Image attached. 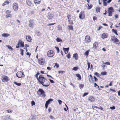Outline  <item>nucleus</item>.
<instances>
[{
    "label": "nucleus",
    "instance_id": "nucleus-1",
    "mask_svg": "<svg viewBox=\"0 0 120 120\" xmlns=\"http://www.w3.org/2000/svg\"><path fill=\"white\" fill-rule=\"evenodd\" d=\"M38 82L45 87H48L50 85L49 81L46 79L42 75H40L38 79Z\"/></svg>",
    "mask_w": 120,
    "mask_h": 120
},
{
    "label": "nucleus",
    "instance_id": "nucleus-2",
    "mask_svg": "<svg viewBox=\"0 0 120 120\" xmlns=\"http://www.w3.org/2000/svg\"><path fill=\"white\" fill-rule=\"evenodd\" d=\"M37 93L39 95H41L43 97H45L46 96L45 91L41 89H39L37 91Z\"/></svg>",
    "mask_w": 120,
    "mask_h": 120
},
{
    "label": "nucleus",
    "instance_id": "nucleus-3",
    "mask_svg": "<svg viewBox=\"0 0 120 120\" xmlns=\"http://www.w3.org/2000/svg\"><path fill=\"white\" fill-rule=\"evenodd\" d=\"M16 76L18 78L23 77L25 76V75L21 71H18L16 73Z\"/></svg>",
    "mask_w": 120,
    "mask_h": 120
},
{
    "label": "nucleus",
    "instance_id": "nucleus-4",
    "mask_svg": "<svg viewBox=\"0 0 120 120\" xmlns=\"http://www.w3.org/2000/svg\"><path fill=\"white\" fill-rule=\"evenodd\" d=\"M1 79L2 81L4 82H7L10 80L9 78L5 75H3Z\"/></svg>",
    "mask_w": 120,
    "mask_h": 120
},
{
    "label": "nucleus",
    "instance_id": "nucleus-5",
    "mask_svg": "<svg viewBox=\"0 0 120 120\" xmlns=\"http://www.w3.org/2000/svg\"><path fill=\"white\" fill-rule=\"evenodd\" d=\"M108 16H111L112 15V12L114 11V9L112 7H111L108 8Z\"/></svg>",
    "mask_w": 120,
    "mask_h": 120
},
{
    "label": "nucleus",
    "instance_id": "nucleus-6",
    "mask_svg": "<svg viewBox=\"0 0 120 120\" xmlns=\"http://www.w3.org/2000/svg\"><path fill=\"white\" fill-rule=\"evenodd\" d=\"M54 54V52L53 51L50 50L48 52L47 55L49 57H51L53 56Z\"/></svg>",
    "mask_w": 120,
    "mask_h": 120
},
{
    "label": "nucleus",
    "instance_id": "nucleus-7",
    "mask_svg": "<svg viewBox=\"0 0 120 120\" xmlns=\"http://www.w3.org/2000/svg\"><path fill=\"white\" fill-rule=\"evenodd\" d=\"M85 17L84 12V11H81L79 14V17L80 19H83Z\"/></svg>",
    "mask_w": 120,
    "mask_h": 120
},
{
    "label": "nucleus",
    "instance_id": "nucleus-8",
    "mask_svg": "<svg viewBox=\"0 0 120 120\" xmlns=\"http://www.w3.org/2000/svg\"><path fill=\"white\" fill-rule=\"evenodd\" d=\"M111 39L112 41H114L115 42H118L119 41V40L115 36H112L111 37Z\"/></svg>",
    "mask_w": 120,
    "mask_h": 120
},
{
    "label": "nucleus",
    "instance_id": "nucleus-9",
    "mask_svg": "<svg viewBox=\"0 0 120 120\" xmlns=\"http://www.w3.org/2000/svg\"><path fill=\"white\" fill-rule=\"evenodd\" d=\"M13 7L14 11H17L18 10V4L16 3H14L13 5Z\"/></svg>",
    "mask_w": 120,
    "mask_h": 120
},
{
    "label": "nucleus",
    "instance_id": "nucleus-10",
    "mask_svg": "<svg viewBox=\"0 0 120 120\" xmlns=\"http://www.w3.org/2000/svg\"><path fill=\"white\" fill-rule=\"evenodd\" d=\"M86 42H90V37L89 36L86 35L85 40Z\"/></svg>",
    "mask_w": 120,
    "mask_h": 120
},
{
    "label": "nucleus",
    "instance_id": "nucleus-11",
    "mask_svg": "<svg viewBox=\"0 0 120 120\" xmlns=\"http://www.w3.org/2000/svg\"><path fill=\"white\" fill-rule=\"evenodd\" d=\"M10 116H9L6 115L5 116H3L1 117V118L5 120H9L10 118Z\"/></svg>",
    "mask_w": 120,
    "mask_h": 120
},
{
    "label": "nucleus",
    "instance_id": "nucleus-12",
    "mask_svg": "<svg viewBox=\"0 0 120 120\" xmlns=\"http://www.w3.org/2000/svg\"><path fill=\"white\" fill-rule=\"evenodd\" d=\"M34 21L31 19H30L29 21L30 23L29 24V26L31 28H33L34 27L33 23Z\"/></svg>",
    "mask_w": 120,
    "mask_h": 120
},
{
    "label": "nucleus",
    "instance_id": "nucleus-13",
    "mask_svg": "<svg viewBox=\"0 0 120 120\" xmlns=\"http://www.w3.org/2000/svg\"><path fill=\"white\" fill-rule=\"evenodd\" d=\"M88 100L91 102H93L95 100V99L92 96H90L89 97Z\"/></svg>",
    "mask_w": 120,
    "mask_h": 120
},
{
    "label": "nucleus",
    "instance_id": "nucleus-14",
    "mask_svg": "<svg viewBox=\"0 0 120 120\" xmlns=\"http://www.w3.org/2000/svg\"><path fill=\"white\" fill-rule=\"evenodd\" d=\"M54 15L52 13H49L48 16V18L49 20L53 18Z\"/></svg>",
    "mask_w": 120,
    "mask_h": 120
},
{
    "label": "nucleus",
    "instance_id": "nucleus-15",
    "mask_svg": "<svg viewBox=\"0 0 120 120\" xmlns=\"http://www.w3.org/2000/svg\"><path fill=\"white\" fill-rule=\"evenodd\" d=\"M63 49L65 53L67 54L68 53V52L69 51V47L67 48H63Z\"/></svg>",
    "mask_w": 120,
    "mask_h": 120
},
{
    "label": "nucleus",
    "instance_id": "nucleus-16",
    "mask_svg": "<svg viewBox=\"0 0 120 120\" xmlns=\"http://www.w3.org/2000/svg\"><path fill=\"white\" fill-rule=\"evenodd\" d=\"M26 38L27 41L28 42H30L32 40L30 36L29 35H27L26 36Z\"/></svg>",
    "mask_w": 120,
    "mask_h": 120
},
{
    "label": "nucleus",
    "instance_id": "nucleus-17",
    "mask_svg": "<svg viewBox=\"0 0 120 120\" xmlns=\"http://www.w3.org/2000/svg\"><path fill=\"white\" fill-rule=\"evenodd\" d=\"M73 57L75 58L76 60H77L78 58V54L77 53L74 54L73 55Z\"/></svg>",
    "mask_w": 120,
    "mask_h": 120
},
{
    "label": "nucleus",
    "instance_id": "nucleus-18",
    "mask_svg": "<svg viewBox=\"0 0 120 120\" xmlns=\"http://www.w3.org/2000/svg\"><path fill=\"white\" fill-rule=\"evenodd\" d=\"M108 36L107 33H104L102 34L101 37L102 39H104L105 38H107Z\"/></svg>",
    "mask_w": 120,
    "mask_h": 120
},
{
    "label": "nucleus",
    "instance_id": "nucleus-19",
    "mask_svg": "<svg viewBox=\"0 0 120 120\" xmlns=\"http://www.w3.org/2000/svg\"><path fill=\"white\" fill-rule=\"evenodd\" d=\"M10 36V34L8 33H3L2 34V36L6 38Z\"/></svg>",
    "mask_w": 120,
    "mask_h": 120
},
{
    "label": "nucleus",
    "instance_id": "nucleus-20",
    "mask_svg": "<svg viewBox=\"0 0 120 120\" xmlns=\"http://www.w3.org/2000/svg\"><path fill=\"white\" fill-rule=\"evenodd\" d=\"M34 3L36 4H39L41 2V0H34Z\"/></svg>",
    "mask_w": 120,
    "mask_h": 120
},
{
    "label": "nucleus",
    "instance_id": "nucleus-21",
    "mask_svg": "<svg viewBox=\"0 0 120 120\" xmlns=\"http://www.w3.org/2000/svg\"><path fill=\"white\" fill-rule=\"evenodd\" d=\"M53 100V99H52L51 98L49 99L46 101L45 103L49 105L51 101H52Z\"/></svg>",
    "mask_w": 120,
    "mask_h": 120
},
{
    "label": "nucleus",
    "instance_id": "nucleus-22",
    "mask_svg": "<svg viewBox=\"0 0 120 120\" xmlns=\"http://www.w3.org/2000/svg\"><path fill=\"white\" fill-rule=\"evenodd\" d=\"M98 43L97 42H95L93 44V48L95 49L98 46Z\"/></svg>",
    "mask_w": 120,
    "mask_h": 120
},
{
    "label": "nucleus",
    "instance_id": "nucleus-23",
    "mask_svg": "<svg viewBox=\"0 0 120 120\" xmlns=\"http://www.w3.org/2000/svg\"><path fill=\"white\" fill-rule=\"evenodd\" d=\"M76 76L78 78V80H80L81 79V77L80 75L79 74H76Z\"/></svg>",
    "mask_w": 120,
    "mask_h": 120
},
{
    "label": "nucleus",
    "instance_id": "nucleus-24",
    "mask_svg": "<svg viewBox=\"0 0 120 120\" xmlns=\"http://www.w3.org/2000/svg\"><path fill=\"white\" fill-rule=\"evenodd\" d=\"M56 41L57 42H62L63 41L60 38L57 37L56 39Z\"/></svg>",
    "mask_w": 120,
    "mask_h": 120
},
{
    "label": "nucleus",
    "instance_id": "nucleus-25",
    "mask_svg": "<svg viewBox=\"0 0 120 120\" xmlns=\"http://www.w3.org/2000/svg\"><path fill=\"white\" fill-rule=\"evenodd\" d=\"M38 62L41 65H43L44 63L45 60H42L38 61Z\"/></svg>",
    "mask_w": 120,
    "mask_h": 120
},
{
    "label": "nucleus",
    "instance_id": "nucleus-26",
    "mask_svg": "<svg viewBox=\"0 0 120 120\" xmlns=\"http://www.w3.org/2000/svg\"><path fill=\"white\" fill-rule=\"evenodd\" d=\"M112 30V32L114 33L116 35H118V34L117 32V30H116L114 29H113Z\"/></svg>",
    "mask_w": 120,
    "mask_h": 120
},
{
    "label": "nucleus",
    "instance_id": "nucleus-27",
    "mask_svg": "<svg viewBox=\"0 0 120 120\" xmlns=\"http://www.w3.org/2000/svg\"><path fill=\"white\" fill-rule=\"evenodd\" d=\"M26 3L28 6H31L32 5V3L30 1H27L26 2Z\"/></svg>",
    "mask_w": 120,
    "mask_h": 120
},
{
    "label": "nucleus",
    "instance_id": "nucleus-28",
    "mask_svg": "<svg viewBox=\"0 0 120 120\" xmlns=\"http://www.w3.org/2000/svg\"><path fill=\"white\" fill-rule=\"evenodd\" d=\"M15 84L18 86H20L21 85V84L20 83H18L16 82H14Z\"/></svg>",
    "mask_w": 120,
    "mask_h": 120
},
{
    "label": "nucleus",
    "instance_id": "nucleus-29",
    "mask_svg": "<svg viewBox=\"0 0 120 120\" xmlns=\"http://www.w3.org/2000/svg\"><path fill=\"white\" fill-rule=\"evenodd\" d=\"M89 50H88L86 51L84 53V55L86 56H88L89 54Z\"/></svg>",
    "mask_w": 120,
    "mask_h": 120
},
{
    "label": "nucleus",
    "instance_id": "nucleus-30",
    "mask_svg": "<svg viewBox=\"0 0 120 120\" xmlns=\"http://www.w3.org/2000/svg\"><path fill=\"white\" fill-rule=\"evenodd\" d=\"M7 46L8 47L9 49H10L12 51L13 50V49L12 48L11 46L9 45H7Z\"/></svg>",
    "mask_w": 120,
    "mask_h": 120
},
{
    "label": "nucleus",
    "instance_id": "nucleus-31",
    "mask_svg": "<svg viewBox=\"0 0 120 120\" xmlns=\"http://www.w3.org/2000/svg\"><path fill=\"white\" fill-rule=\"evenodd\" d=\"M20 51L21 52L20 54L22 56H23V50L21 49H20Z\"/></svg>",
    "mask_w": 120,
    "mask_h": 120
},
{
    "label": "nucleus",
    "instance_id": "nucleus-32",
    "mask_svg": "<svg viewBox=\"0 0 120 120\" xmlns=\"http://www.w3.org/2000/svg\"><path fill=\"white\" fill-rule=\"evenodd\" d=\"M78 69L79 67H75L73 68L72 70L75 71H76Z\"/></svg>",
    "mask_w": 120,
    "mask_h": 120
},
{
    "label": "nucleus",
    "instance_id": "nucleus-33",
    "mask_svg": "<svg viewBox=\"0 0 120 120\" xmlns=\"http://www.w3.org/2000/svg\"><path fill=\"white\" fill-rule=\"evenodd\" d=\"M87 5L88 6V9H91L93 6L92 4H90V5L88 4H87Z\"/></svg>",
    "mask_w": 120,
    "mask_h": 120
},
{
    "label": "nucleus",
    "instance_id": "nucleus-34",
    "mask_svg": "<svg viewBox=\"0 0 120 120\" xmlns=\"http://www.w3.org/2000/svg\"><path fill=\"white\" fill-rule=\"evenodd\" d=\"M101 74L102 75H105L107 74L106 71L102 72L101 73Z\"/></svg>",
    "mask_w": 120,
    "mask_h": 120
},
{
    "label": "nucleus",
    "instance_id": "nucleus-35",
    "mask_svg": "<svg viewBox=\"0 0 120 120\" xmlns=\"http://www.w3.org/2000/svg\"><path fill=\"white\" fill-rule=\"evenodd\" d=\"M36 34L38 36H40L41 34V33L39 31H36Z\"/></svg>",
    "mask_w": 120,
    "mask_h": 120
},
{
    "label": "nucleus",
    "instance_id": "nucleus-36",
    "mask_svg": "<svg viewBox=\"0 0 120 120\" xmlns=\"http://www.w3.org/2000/svg\"><path fill=\"white\" fill-rule=\"evenodd\" d=\"M100 9L99 8L97 7L96 8V11L97 12H100Z\"/></svg>",
    "mask_w": 120,
    "mask_h": 120
},
{
    "label": "nucleus",
    "instance_id": "nucleus-37",
    "mask_svg": "<svg viewBox=\"0 0 120 120\" xmlns=\"http://www.w3.org/2000/svg\"><path fill=\"white\" fill-rule=\"evenodd\" d=\"M68 21L69 24H73V21L72 20H70V19H68Z\"/></svg>",
    "mask_w": 120,
    "mask_h": 120
},
{
    "label": "nucleus",
    "instance_id": "nucleus-38",
    "mask_svg": "<svg viewBox=\"0 0 120 120\" xmlns=\"http://www.w3.org/2000/svg\"><path fill=\"white\" fill-rule=\"evenodd\" d=\"M84 85L83 84H80L79 85V87L80 89H82L83 88Z\"/></svg>",
    "mask_w": 120,
    "mask_h": 120
},
{
    "label": "nucleus",
    "instance_id": "nucleus-39",
    "mask_svg": "<svg viewBox=\"0 0 120 120\" xmlns=\"http://www.w3.org/2000/svg\"><path fill=\"white\" fill-rule=\"evenodd\" d=\"M55 48L56 49L57 51V53H59L60 52V49L58 47L55 46Z\"/></svg>",
    "mask_w": 120,
    "mask_h": 120
},
{
    "label": "nucleus",
    "instance_id": "nucleus-40",
    "mask_svg": "<svg viewBox=\"0 0 120 120\" xmlns=\"http://www.w3.org/2000/svg\"><path fill=\"white\" fill-rule=\"evenodd\" d=\"M94 74L96 76L98 77H100L99 74L97 72H96L94 73Z\"/></svg>",
    "mask_w": 120,
    "mask_h": 120
},
{
    "label": "nucleus",
    "instance_id": "nucleus-41",
    "mask_svg": "<svg viewBox=\"0 0 120 120\" xmlns=\"http://www.w3.org/2000/svg\"><path fill=\"white\" fill-rule=\"evenodd\" d=\"M102 62L103 63V64H107V65H110V63L109 62H106L105 63L103 61H102Z\"/></svg>",
    "mask_w": 120,
    "mask_h": 120
},
{
    "label": "nucleus",
    "instance_id": "nucleus-42",
    "mask_svg": "<svg viewBox=\"0 0 120 120\" xmlns=\"http://www.w3.org/2000/svg\"><path fill=\"white\" fill-rule=\"evenodd\" d=\"M40 74V73L38 72L36 74L35 76L37 78V79L38 80V75Z\"/></svg>",
    "mask_w": 120,
    "mask_h": 120
},
{
    "label": "nucleus",
    "instance_id": "nucleus-43",
    "mask_svg": "<svg viewBox=\"0 0 120 120\" xmlns=\"http://www.w3.org/2000/svg\"><path fill=\"white\" fill-rule=\"evenodd\" d=\"M32 106L35 105V102L33 101H32L31 102Z\"/></svg>",
    "mask_w": 120,
    "mask_h": 120
},
{
    "label": "nucleus",
    "instance_id": "nucleus-44",
    "mask_svg": "<svg viewBox=\"0 0 120 120\" xmlns=\"http://www.w3.org/2000/svg\"><path fill=\"white\" fill-rule=\"evenodd\" d=\"M24 42H23L21 44L20 47H23L25 46Z\"/></svg>",
    "mask_w": 120,
    "mask_h": 120
},
{
    "label": "nucleus",
    "instance_id": "nucleus-45",
    "mask_svg": "<svg viewBox=\"0 0 120 120\" xmlns=\"http://www.w3.org/2000/svg\"><path fill=\"white\" fill-rule=\"evenodd\" d=\"M58 101L59 103V105H60L62 103V101L60 100L59 99L58 100Z\"/></svg>",
    "mask_w": 120,
    "mask_h": 120
},
{
    "label": "nucleus",
    "instance_id": "nucleus-46",
    "mask_svg": "<svg viewBox=\"0 0 120 120\" xmlns=\"http://www.w3.org/2000/svg\"><path fill=\"white\" fill-rule=\"evenodd\" d=\"M88 94V92H85L82 95L83 97H84L85 96L87 95Z\"/></svg>",
    "mask_w": 120,
    "mask_h": 120
},
{
    "label": "nucleus",
    "instance_id": "nucleus-47",
    "mask_svg": "<svg viewBox=\"0 0 120 120\" xmlns=\"http://www.w3.org/2000/svg\"><path fill=\"white\" fill-rule=\"evenodd\" d=\"M87 66L88 67V70H89L90 68V63L88 62L87 63Z\"/></svg>",
    "mask_w": 120,
    "mask_h": 120
},
{
    "label": "nucleus",
    "instance_id": "nucleus-48",
    "mask_svg": "<svg viewBox=\"0 0 120 120\" xmlns=\"http://www.w3.org/2000/svg\"><path fill=\"white\" fill-rule=\"evenodd\" d=\"M68 27L69 28V29L70 30H73V26L71 25H70L68 26Z\"/></svg>",
    "mask_w": 120,
    "mask_h": 120
},
{
    "label": "nucleus",
    "instance_id": "nucleus-49",
    "mask_svg": "<svg viewBox=\"0 0 120 120\" xmlns=\"http://www.w3.org/2000/svg\"><path fill=\"white\" fill-rule=\"evenodd\" d=\"M103 5L104 6H107V2H103Z\"/></svg>",
    "mask_w": 120,
    "mask_h": 120
},
{
    "label": "nucleus",
    "instance_id": "nucleus-50",
    "mask_svg": "<svg viewBox=\"0 0 120 120\" xmlns=\"http://www.w3.org/2000/svg\"><path fill=\"white\" fill-rule=\"evenodd\" d=\"M22 42V41L21 40H20L19 41L18 44L19 45H20Z\"/></svg>",
    "mask_w": 120,
    "mask_h": 120
},
{
    "label": "nucleus",
    "instance_id": "nucleus-51",
    "mask_svg": "<svg viewBox=\"0 0 120 120\" xmlns=\"http://www.w3.org/2000/svg\"><path fill=\"white\" fill-rule=\"evenodd\" d=\"M58 72L59 73H61V74H62L64 73L65 71H59Z\"/></svg>",
    "mask_w": 120,
    "mask_h": 120
},
{
    "label": "nucleus",
    "instance_id": "nucleus-52",
    "mask_svg": "<svg viewBox=\"0 0 120 120\" xmlns=\"http://www.w3.org/2000/svg\"><path fill=\"white\" fill-rule=\"evenodd\" d=\"M110 108L112 110H114L115 109V106H113L112 107H111Z\"/></svg>",
    "mask_w": 120,
    "mask_h": 120
},
{
    "label": "nucleus",
    "instance_id": "nucleus-53",
    "mask_svg": "<svg viewBox=\"0 0 120 120\" xmlns=\"http://www.w3.org/2000/svg\"><path fill=\"white\" fill-rule=\"evenodd\" d=\"M49 80L50 81V82L52 83H54L55 82H54L52 80L49 79Z\"/></svg>",
    "mask_w": 120,
    "mask_h": 120
},
{
    "label": "nucleus",
    "instance_id": "nucleus-54",
    "mask_svg": "<svg viewBox=\"0 0 120 120\" xmlns=\"http://www.w3.org/2000/svg\"><path fill=\"white\" fill-rule=\"evenodd\" d=\"M71 15L70 14H69L67 16V17L68 19H68H71V18H70L69 17Z\"/></svg>",
    "mask_w": 120,
    "mask_h": 120
},
{
    "label": "nucleus",
    "instance_id": "nucleus-55",
    "mask_svg": "<svg viewBox=\"0 0 120 120\" xmlns=\"http://www.w3.org/2000/svg\"><path fill=\"white\" fill-rule=\"evenodd\" d=\"M55 66H56L57 68H58L59 67V65L57 63H56L55 64L54 67H55Z\"/></svg>",
    "mask_w": 120,
    "mask_h": 120
},
{
    "label": "nucleus",
    "instance_id": "nucleus-56",
    "mask_svg": "<svg viewBox=\"0 0 120 120\" xmlns=\"http://www.w3.org/2000/svg\"><path fill=\"white\" fill-rule=\"evenodd\" d=\"M67 57L68 59H69L70 58L71 55L69 53H68L67 56Z\"/></svg>",
    "mask_w": 120,
    "mask_h": 120
},
{
    "label": "nucleus",
    "instance_id": "nucleus-57",
    "mask_svg": "<svg viewBox=\"0 0 120 120\" xmlns=\"http://www.w3.org/2000/svg\"><path fill=\"white\" fill-rule=\"evenodd\" d=\"M91 80H92V81H90V80L89 79V81L90 82H94V79H93V77L90 78Z\"/></svg>",
    "mask_w": 120,
    "mask_h": 120
},
{
    "label": "nucleus",
    "instance_id": "nucleus-58",
    "mask_svg": "<svg viewBox=\"0 0 120 120\" xmlns=\"http://www.w3.org/2000/svg\"><path fill=\"white\" fill-rule=\"evenodd\" d=\"M97 108H98V109H101V110H103V108L101 107L100 106L99 107H97Z\"/></svg>",
    "mask_w": 120,
    "mask_h": 120
},
{
    "label": "nucleus",
    "instance_id": "nucleus-59",
    "mask_svg": "<svg viewBox=\"0 0 120 120\" xmlns=\"http://www.w3.org/2000/svg\"><path fill=\"white\" fill-rule=\"evenodd\" d=\"M58 26L59 27H58V30H61L62 28L61 27H60V26Z\"/></svg>",
    "mask_w": 120,
    "mask_h": 120
},
{
    "label": "nucleus",
    "instance_id": "nucleus-60",
    "mask_svg": "<svg viewBox=\"0 0 120 120\" xmlns=\"http://www.w3.org/2000/svg\"><path fill=\"white\" fill-rule=\"evenodd\" d=\"M94 80H95L96 82H97L98 81V79L95 76H94Z\"/></svg>",
    "mask_w": 120,
    "mask_h": 120
},
{
    "label": "nucleus",
    "instance_id": "nucleus-61",
    "mask_svg": "<svg viewBox=\"0 0 120 120\" xmlns=\"http://www.w3.org/2000/svg\"><path fill=\"white\" fill-rule=\"evenodd\" d=\"M44 60L43 58H40L39 59H38V61H40L42 60Z\"/></svg>",
    "mask_w": 120,
    "mask_h": 120
},
{
    "label": "nucleus",
    "instance_id": "nucleus-62",
    "mask_svg": "<svg viewBox=\"0 0 120 120\" xmlns=\"http://www.w3.org/2000/svg\"><path fill=\"white\" fill-rule=\"evenodd\" d=\"M97 19L96 17V16H94L93 17V20L94 21H95L97 20Z\"/></svg>",
    "mask_w": 120,
    "mask_h": 120
},
{
    "label": "nucleus",
    "instance_id": "nucleus-63",
    "mask_svg": "<svg viewBox=\"0 0 120 120\" xmlns=\"http://www.w3.org/2000/svg\"><path fill=\"white\" fill-rule=\"evenodd\" d=\"M26 55L28 56H29V57H30L31 55V54L29 53V52H27L26 53Z\"/></svg>",
    "mask_w": 120,
    "mask_h": 120
},
{
    "label": "nucleus",
    "instance_id": "nucleus-64",
    "mask_svg": "<svg viewBox=\"0 0 120 120\" xmlns=\"http://www.w3.org/2000/svg\"><path fill=\"white\" fill-rule=\"evenodd\" d=\"M47 69L48 70H50L51 69V68L49 67H47Z\"/></svg>",
    "mask_w": 120,
    "mask_h": 120
}]
</instances>
